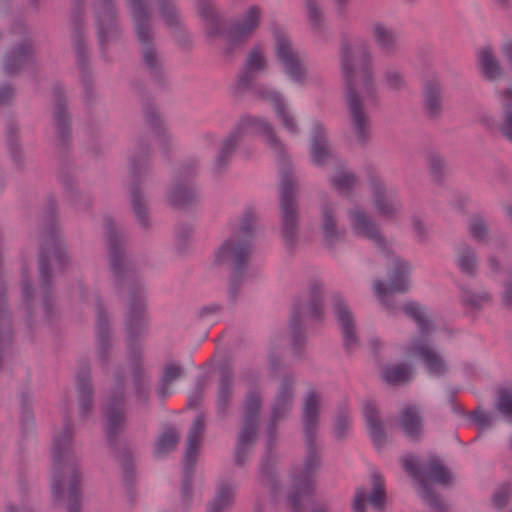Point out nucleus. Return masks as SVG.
<instances>
[{"instance_id": "28", "label": "nucleus", "mask_w": 512, "mask_h": 512, "mask_svg": "<svg viewBox=\"0 0 512 512\" xmlns=\"http://www.w3.org/2000/svg\"><path fill=\"white\" fill-rule=\"evenodd\" d=\"M367 180L372 193V204L376 212L384 218H394L399 209L387 197L385 182L370 168L367 171Z\"/></svg>"}, {"instance_id": "54", "label": "nucleus", "mask_w": 512, "mask_h": 512, "mask_svg": "<svg viewBox=\"0 0 512 512\" xmlns=\"http://www.w3.org/2000/svg\"><path fill=\"white\" fill-rule=\"evenodd\" d=\"M307 12V19L311 28L316 33H323L326 30L325 14L317 0H304Z\"/></svg>"}, {"instance_id": "44", "label": "nucleus", "mask_w": 512, "mask_h": 512, "mask_svg": "<svg viewBox=\"0 0 512 512\" xmlns=\"http://www.w3.org/2000/svg\"><path fill=\"white\" fill-rule=\"evenodd\" d=\"M142 3L147 7L149 11L152 12V10L149 7L148 0H141ZM158 6H159V13L165 23V25L172 29L177 30L180 28L181 19L179 15L178 8L175 4L174 0H157ZM127 4L129 7V13L131 14V2L130 0H127Z\"/></svg>"}, {"instance_id": "17", "label": "nucleus", "mask_w": 512, "mask_h": 512, "mask_svg": "<svg viewBox=\"0 0 512 512\" xmlns=\"http://www.w3.org/2000/svg\"><path fill=\"white\" fill-rule=\"evenodd\" d=\"M275 39L274 55L282 65L284 73L294 82L303 85L307 69L302 63L298 51L294 50L291 40L280 29L273 31Z\"/></svg>"}, {"instance_id": "56", "label": "nucleus", "mask_w": 512, "mask_h": 512, "mask_svg": "<svg viewBox=\"0 0 512 512\" xmlns=\"http://www.w3.org/2000/svg\"><path fill=\"white\" fill-rule=\"evenodd\" d=\"M248 91H250L255 98L270 102L273 108L284 99L280 92L270 90L266 85L257 83L256 80H252V83L245 89V93Z\"/></svg>"}, {"instance_id": "9", "label": "nucleus", "mask_w": 512, "mask_h": 512, "mask_svg": "<svg viewBox=\"0 0 512 512\" xmlns=\"http://www.w3.org/2000/svg\"><path fill=\"white\" fill-rule=\"evenodd\" d=\"M131 20L135 38L140 45L141 63L154 83L161 89L168 87L160 51L155 44L156 32L153 25V12L141 0H130Z\"/></svg>"}, {"instance_id": "15", "label": "nucleus", "mask_w": 512, "mask_h": 512, "mask_svg": "<svg viewBox=\"0 0 512 512\" xmlns=\"http://www.w3.org/2000/svg\"><path fill=\"white\" fill-rule=\"evenodd\" d=\"M54 97L53 125L55 129V148L60 161L65 162L73 145L72 117L68 111L67 97L59 84L54 86Z\"/></svg>"}, {"instance_id": "24", "label": "nucleus", "mask_w": 512, "mask_h": 512, "mask_svg": "<svg viewBox=\"0 0 512 512\" xmlns=\"http://www.w3.org/2000/svg\"><path fill=\"white\" fill-rule=\"evenodd\" d=\"M309 157L310 161L317 167H323L335 158L326 128L319 121H314L312 124L309 139Z\"/></svg>"}, {"instance_id": "12", "label": "nucleus", "mask_w": 512, "mask_h": 512, "mask_svg": "<svg viewBox=\"0 0 512 512\" xmlns=\"http://www.w3.org/2000/svg\"><path fill=\"white\" fill-rule=\"evenodd\" d=\"M83 6L84 0H73L71 10L72 47L76 55L77 67L84 89V103L91 107L96 103L97 95L94 89V76L86 43Z\"/></svg>"}, {"instance_id": "19", "label": "nucleus", "mask_w": 512, "mask_h": 512, "mask_svg": "<svg viewBox=\"0 0 512 512\" xmlns=\"http://www.w3.org/2000/svg\"><path fill=\"white\" fill-rule=\"evenodd\" d=\"M36 65V49L29 37L9 47L3 56V70L9 76L20 74L26 68H35Z\"/></svg>"}, {"instance_id": "11", "label": "nucleus", "mask_w": 512, "mask_h": 512, "mask_svg": "<svg viewBox=\"0 0 512 512\" xmlns=\"http://www.w3.org/2000/svg\"><path fill=\"white\" fill-rule=\"evenodd\" d=\"M150 170L149 144L141 140L138 143V152L129 158V174L131 177L129 203L136 222L145 231L150 229L151 221L148 200L141 185L144 183L145 176Z\"/></svg>"}, {"instance_id": "2", "label": "nucleus", "mask_w": 512, "mask_h": 512, "mask_svg": "<svg viewBox=\"0 0 512 512\" xmlns=\"http://www.w3.org/2000/svg\"><path fill=\"white\" fill-rule=\"evenodd\" d=\"M245 127L256 128L266 138L270 148L277 153V160L280 165L278 184L279 231L286 249L292 252L299 242L300 235L301 217L298 202L300 186L294 166L272 124L264 117L243 116L237 127L223 140L219 154L215 159L214 172L222 174L225 171L242 138V129Z\"/></svg>"}, {"instance_id": "43", "label": "nucleus", "mask_w": 512, "mask_h": 512, "mask_svg": "<svg viewBox=\"0 0 512 512\" xmlns=\"http://www.w3.org/2000/svg\"><path fill=\"white\" fill-rule=\"evenodd\" d=\"M307 313L313 319L322 321L324 319V288L318 280L309 284V299L306 303Z\"/></svg>"}, {"instance_id": "64", "label": "nucleus", "mask_w": 512, "mask_h": 512, "mask_svg": "<svg viewBox=\"0 0 512 512\" xmlns=\"http://www.w3.org/2000/svg\"><path fill=\"white\" fill-rule=\"evenodd\" d=\"M250 34L252 32L235 22L229 28H226L224 36H226L229 43L242 45Z\"/></svg>"}, {"instance_id": "59", "label": "nucleus", "mask_w": 512, "mask_h": 512, "mask_svg": "<svg viewBox=\"0 0 512 512\" xmlns=\"http://www.w3.org/2000/svg\"><path fill=\"white\" fill-rule=\"evenodd\" d=\"M276 117L281 121L282 126L291 134L297 135L300 130L297 121L290 112L284 99L273 108Z\"/></svg>"}, {"instance_id": "23", "label": "nucleus", "mask_w": 512, "mask_h": 512, "mask_svg": "<svg viewBox=\"0 0 512 512\" xmlns=\"http://www.w3.org/2000/svg\"><path fill=\"white\" fill-rule=\"evenodd\" d=\"M267 68L266 59L259 49L254 47L248 54L243 69L237 76V80L232 87L233 96L241 98L245 94V89L256 80L259 73Z\"/></svg>"}, {"instance_id": "55", "label": "nucleus", "mask_w": 512, "mask_h": 512, "mask_svg": "<svg viewBox=\"0 0 512 512\" xmlns=\"http://www.w3.org/2000/svg\"><path fill=\"white\" fill-rule=\"evenodd\" d=\"M194 472L182 471L180 481V504L184 512H189L194 498Z\"/></svg>"}, {"instance_id": "57", "label": "nucleus", "mask_w": 512, "mask_h": 512, "mask_svg": "<svg viewBox=\"0 0 512 512\" xmlns=\"http://www.w3.org/2000/svg\"><path fill=\"white\" fill-rule=\"evenodd\" d=\"M460 289V301L462 305L466 307H471L475 310H480L482 309L484 303L491 302V294L487 291H482L476 294L465 287H460Z\"/></svg>"}, {"instance_id": "58", "label": "nucleus", "mask_w": 512, "mask_h": 512, "mask_svg": "<svg viewBox=\"0 0 512 512\" xmlns=\"http://www.w3.org/2000/svg\"><path fill=\"white\" fill-rule=\"evenodd\" d=\"M18 133L19 126L13 119H10L6 128L7 146L13 160L17 164H20L22 160V150L18 144Z\"/></svg>"}, {"instance_id": "4", "label": "nucleus", "mask_w": 512, "mask_h": 512, "mask_svg": "<svg viewBox=\"0 0 512 512\" xmlns=\"http://www.w3.org/2000/svg\"><path fill=\"white\" fill-rule=\"evenodd\" d=\"M41 227L46 238L40 243L37 269L42 294V306L48 318L53 316V285L54 272L51 265L53 257L57 268L65 270L71 262L67 245L61 232L58 217V203L54 196L49 195L43 209Z\"/></svg>"}, {"instance_id": "62", "label": "nucleus", "mask_w": 512, "mask_h": 512, "mask_svg": "<svg viewBox=\"0 0 512 512\" xmlns=\"http://www.w3.org/2000/svg\"><path fill=\"white\" fill-rule=\"evenodd\" d=\"M411 228L415 240L419 244H427L430 241V229L425 221L417 214L410 217Z\"/></svg>"}, {"instance_id": "25", "label": "nucleus", "mask_w": 512, "mask_h": 512, "mask_svg": "<svg viewBox=\"0 0 512 512\" xmlns=\"http://www.w3.org/2000/svg\"><path fill=\"white\" fill-rule=\"evenodd\" d=\"M76 393L79 406V416L88 418L94 406V387L91 377V366L87 360L80 361L76 375Z\"/></svg>"}, {"instance_id": "13", "label": "nucleus", "mask_w": 512, "mask_h": 512, "mask_svg": "<svg viewBox=\"0 0 512 512\" xmlns=\"http://www.w3.org/2000/svg\"><path fill=\"white\" fill-rule=\"evenodd\" d=\"M262 404L263 400L259 390L251 389L245 395L242 405L241 429L237 435L234 450V464L237 467L245 466L257 441Z\"/></svg>"}, {"instance_id": "14", "label": "nucleus", "mask_w": 512, "mask_h": 512, "mask_svg": "<svg viewBox=\"0 0 512 512\" xmlns=\"http://www.w3.org/2000/svg\"><path fill=\"white\" fill-rule=\"evenodd\" d=\"M94 7V26L99 54L104 62L112 63L110 47L121 42L124 34L118 11L114 0H100Z\"/></svg>"}, {"instance_id": "40", "label": "nucleus", "mask_w": 512, "mask_h": 512, "mask_svg": "<svg viewBox=\"0 0 512 512\" xmlns=\"http://www.w3.org/2000/svg\"><path fill=\"white\" fill-rule=\"evenodd\" d=\"M479 67L482 76L488 81H496L503 77V68L490 46L479 52Z\"/></svg>"}, {"instance_id": "47", "label": "nucleus", "mask_w": 512, "mask_h": 512, "mask_svg": "<svg viewBox=\"0 0 512 512\" xmlns=\"http://www.w3.org/2000/svg\"><path fill=\"white\" fill-rule=\"evenodd\" d=\"M413 376L412 366L408 363L387 365L382 371L383 380L389 385L409 383Z\"/></svg>"}, {"instance_id": "53", "label": "nucleus", "mask_w": 512, "mask_h": 512, "mask_svg": "<svg viewBox=\"0 0 512 512\" xmlns=\"http://www.w3.org/2000/svg\"><path fill=\"white\" fill-rule=\"evenodd\" d=\"M357 176L344 168L339 169L336 175L332 176L329 181L331 186L342 194L350 195L357 183Z\"/></svg>"}, {"instance_id": "36", "label": "nucleus", "mask_w": 512, "mask_h": 512, "mask_svg": "<svg viewBox=\"0 0 512 512\" xmlns=\"http://www.w3.org/2000/svg\"><path fill=\"white\" fill-rule=\"evenodd\" d=\"M220 378L217 391V414L220 419H225L232 400V383L234 380V371L230 364L223 363L219 367Z\"/></svg>"}, {"instance_id": "38", "label": "nucleus", "mask_w": 512, "mask_h": 512, "mask_svg": "<svg viewBox=\"0 0 512 512\" xmlns=\"http://www.w3.org/2000/svg\"><path fill=\"white\" fill-rule=\"evenodd\" d=\"M372 37L379 50L388 56L396 54L398 50V36L394 29L381 22H375L372 28Z\"/></svg>"}, {"instance_id": "10", "label": "nucleus", "mask_w": 512, "mask_h": 512, "mask_svg": "<svg viewBox=\"0 0 512 512\" xmlns=\"http://www.w3.org/2000/svg\"><path fill=\"white\" fill-rule=\"evenodd\" d=\"M355 55L352 44L347 37L340 44V69L344 81V98L349 112V119L356 140L365 147L371 137V121L365 111L364 103L356 88Z\"/></svg>"}, {"instance_id": "35", "label": "nucleus", "mask_w": 512, "mask_h": 512, "mask_svg": "<svg viewBox=\"0 0 512 512\" xmlns=\"http://www.w3.org/2000/svg\"><path fill=\"white\" fill-rule=\"evenodd\" d=\"M351 215L353 217L354 228L357 232L373 241L382 252L388 255L392 254V250L387 246L386 239L381 234L377 223L370 216L359 210L352 211Z\"/></svg>"}, {"instance_id": "51", "label": "nucleus", "mask_w": 512, "mask_h": 512, "mask_svg": "<svg viewBox=\"0 0 512 512\" xmlns=\"http://www.w3.org/2000/svg\"><path fill=\"white\" fill-rule=\"evenodd\" d=\"M427 164L432 180L441 186L445 182L447 161L439 152L431 151L427 155Z\"/></svg>"}, {"instance_id": "39", "label": "nucleus", "mask_w": 512, "mask_h": 512, "mask_svg": "<svg viewBox=\"0 0 512 512\" xmlns=\"http://www.w3.org/2000/svg\"><path fill=\"white\" fill-rule=\"evenodd\" d=\"M235 487L221 482L216 487L215 496L207 503L206 512H226L234 502Z\"/></svg>"}, {"instance_id": "26", "label": "nucleus", "mask_w": 512, "mask_h": 512, "mask_svg": "<svg viewBox=\"0 0 512 512\" xmlns=\"http://www.w3.org/2000/svg\"><path fill=\"white\" fill-rule=\"evenodd\" d=\"M197 15L205 25V36L208 39L223 37L226 32V20L213 0H195Z\"/></svg>"}, {"instance_id": "52", "label": "nucleus", "mask_w": 512, "mask_h": 512, "mask_svg": "<svg viewBox=\"0 0 512 512\" xmlns=\"http://www.w3.org/2000/svg\"><path fill=\"white\" fill-rule=\"evenodd\" d=\"M183 369L181 366L170 363L164 367L163 375L159 381L157 395L163 401L169 395V386L177 379L182 377Z\"/></svg>"}, {"instance_id": "29", "label": "nucleus", "mask_w": 512, "mask_h": 512, "mask_svg": "<svg viewBox=\"0 0 512 512\" xmlns=\"http://www.w3.org/2000/svg\"><path fill=\"white\" fill-rule=\"evenodd\" d=\"M277 439L266 438L265 453L260 461L259 474L262 481H266L270 486L271 494L276 496L280 491V481L278 479L276 454Z\"/></svg>"}, {"instance_id": "45", "label": "nucleus", "mask_w": 512, "mask_h": 512, "mask_svg": "<svg viewBox=\"0 0 512 512\" xmlns=\"http://www.w3.org/2000/svg\"><path fill=\"white\" fill-rule=\"evenodd\" d=\"M180 441V434L173 426L167 427L156 439L153 449V456L157 459L163 458L174 451Z\"/></svg>"}, {"instance_id": "3", "label": "nucleus", "mask_w": 512, "mask_h": 512, "mask_svg": "<svg viewBox=\"0 0 512 512\" xmlns=\"http://www.w3.org/2000/svg\"><path fill=\"white\" fill-rule=\"evenodd\" d=\"M320 399L315 389L309 390L302 407V430L306 455L303 467L298 474L291 476L286 502L290 512H307L314 504L316 479L314 475L322 465L321 455L317 446V430L319 426Z\"/></svg>"}, {"instance_id": "30", "label": "nucleus", "mask_w": 512, "mask_h": 512, "mask_svg": "<svg viewBox=\"0 0 512 512\" xmlns=\"http://www.w3.org/2000/svg\"><path fill=\"white\" fill-rule=\"evenodd\" d=\"M360 53V70L359 81L365 97L371 102L378 101V91L374 77L373 55L366 42H362L358 46Z\"/></svg>"}, {"instance_id": "34", "label": "nucleus", "mask_w": 512, "mask_h": 512, "mask_svg": "<svg viewBox=\"0 0 512 512\" xmlns=\"http://www.w3.org/2000/svg\"><path fill=\"white\" fill-rule=\"evenodd\" d=\"M363 417L374 446L377 449L382 448L387 441V434L375 401L366 400L363 403Z\"/></svg>"}, {"instance_id": "27", "label": "nucleus", "mask_w": 512, "mask_h": 512, "mask_svg": "<svg viewBox=\"0 0 512 512\" xmlns=\"http://www.w3.org/2000/svg\"><path fill=\"white\" fill-rule=\"evenodd\" d=\"M422 110L425 116L431 120H438L443 112V85L433 76L423 82Z\"/></svg>"}, {"instance_id": "33", "label": "nucleus", "mask_w": 512, "mask_h": 512, "mask_svg": "<svg viewBox=\"0 0 512 512\" xmlns=\"http://www.w3.org/2000/svg\"><path fill=\"white\" fill-rule=\"evenodd\" d=\"M167 200L171 207L188 211L199 203V194L192 184H185L180 179H174L171 190L167 193Z\"/></svg>"}, {"instance_id": "31", "label": "nucleus", "mask_w": 512, "mask_h": 512, "mask_svg": "<svg viewBox=\"0 0 512 512\" xmlns=\"http://www.w3.org/2000/svg\"><path fill=\"white\" fill-rule=\"evenodd\" d=\"M304 306L305 304L302 300L294 301L289 320V334L291 338L292 353L300 360L305 359V346L307 343V335L302 326Z\"/></svg>"}, {"instance_id": "8", "label": "nucleus", "mask_w": 512, "mask_h": 512, "mask_svg": "<svg viewBox=\"0 0 512 512\" xmlns=\"http://www.w3.org/2000/svg\"><path fill=\"white\" fill-rule=\"evenodd\" d=\"M73 441V428L68 415L64 416L63 429L53 441V482H52V497L55 502L63 503L64 501V484L65 478L62 473V460L65 456L69 458V462L65 467L69 470L70 476L68 479V512H80L81 509V473L75 460L70 457L71 445Z\"/></svg>"}, {"instance_id": "42", "label": "nucleus", "mask_w": 512, "mask_h": 512, "mask_svg": "<svg viewBox=\"0 0 512 512\" xmlns=\"http://www.w3.org/2000/svg\"><path fill=\"white\" fill-rule=\"evenodd\" d=\"M501 103V122L499 131L501 135L512 143V85L499 93Z\"/></svg>"}, {"instance_id": "6", "label": "nucleus", "mask_w": 512, "mask_h": 512, "mask_svg": "<svg viewBox=\"0 0 512 512\" xmlns=\"http://www.w3.org/2000/svg\"><path fill=\"white\" fill-rule=\"evenodd\" d=\"M404 472L413 479L417 485V493L421 500L434 512H447V505L442 496L434 488V484L442 487H451L455 483V476L437 455H429L426 460L408 453L400 458Z\"/></svg>"}, {"instance_id": "32", "label": "nucleus", "mask_w": 512, "mask_h": 512, "mask_svg": "<svg viewBox=\"0 0 512 512\" xmlns=\"http://www.w3.org/2000/svg\"><path fill=\"white\" fill-rule=\"evenodd\" d=\"M96 314L97 355L100 363L106 367L109 363L112 342L109 317L100 299L96 303Z\"/></svg>"}, {"instance_id": "21", "label": "nucleus", "mask_w": 512, "mask_h": 512, "mask_svg": "<svg viewBox=\"0 0 512 512\" xmlns=\"http://www.w3.org/2000/svg\"><path fill=\"white\" fill-rule=\"evenodd\" d=\"M429 336H415L411 339L408 353L419 358L430 375L444 376L448 366L442 355L428 342Z\"/></svg>"}, {"instance_id": "48", "label": "nucleus", "mask_w": 512, "mask_h": 512, "mask_svg": "<svg viewBox=\"0 0 512 512\" xmlns=\"http://www.w3.org/2000/svg\"><path fill=\"white\" fill-rule=\"evenodd\" d=\"M457 264L462 273L468 277H475L477 274V256L474 247L467 243H462L457 258Z\"/></svg>"}, {"instance_id": "50", "label": "nucleus", "mask_w": 512, "mask_h": 512, "mask_svg": "<svg viewBox=\"0 0 512 512\" xmlns=\"http://www.w3.org/2000/svg\"><path fill=\"white\" fill-rule=\"evenodd\" d=\"M494 410L504 420L512 422V387H498L494 401Z\"/></svg>"}, {"instance_id": "63", "label": "nucleus", "mask_w": 512, "mask_h": 512, "mask_svg": "<svg viewBox=\"0 0 512 512\" xmlns=\"http://www.w3.org/2000/svg\"><path fill=\"white\" fill-rule=\"evenodd\" d=\"M199 443L200 442L193 439L186 440L182 471L196 472L195 468L198 460Z\"/></svg>"}, {"instance_id": "49", "label": "nucleus", "mask_w": 512, "mask_h": 512, "mask_svg": "<svg viewBox=\"0 0 512 512\" xmlns=\"http://www.w3.org/2000/svg\"><path fill=\"white\" fill-rule=\"evenodd\" d=\"M372 489L369 495H366L371 506L377 511H384L386 504V490L384 479L378 472L371 474Z\"/></svg>"}, {"instance_id": "37", "label": "nucleus", "mask_w": 512, "mask_h": 512, "mask_svg": "<svg viewBox=\"0 0 512 512\" xmlns=\"http://www.w3.org/2000/svg\"><path fill=\"white\" fill-rule=\"evenodd\" d=\"M398 423L403 434L413 442H419L422 439L424 425L420 410L415 405L404 407L398 417Z\"/></svg>"}, {"instance_id": "22", "label": "nucleus", "mask_w": 512, "mask_h": 512, "mask_svg": "<svg viewBox=\"0 0 512 512\" xmlns=\"http://www.w3.org/2000/svg\"><path fill=\"white\" fill-rule=\"evenodd\" d=\"M320 196L322 204L320 207L319 226L325 247L332 250L336 243L344 238L345 232L338 226L334 203L329 199L326 192H321Z\"/></svg>"}, {"instance_id": "60", "label": "nucleus", "mask_w": 512, "mask_h": 512, "mask_svg": "<svg viewBox=\"0 0 512 512\" xmlns=\"http://www.w3.org/2000/svg\"><path fill=\"white\" fill-rule=\"evenodd\" d=\"M468 230L471 238L479 243L485 241L489 234L487 223L479 214L471 216Z\"/></svg>"}, {"instance_id": "61", "label": "nucleus", "mask_w": 512, "mask_h": 512, "mask_svg": "<svg viewBox=\"0 0 512 512\" xmlns=\"http://www.w3.org/2000/svg\"><path fill=\"white\" fill-rule=\"evenodd\" d=\"M27 267H22V280H21V290H22V298L24 303L27 306V324L29 327L32 326V307L31 301L34 296V289L31 281L27 276Z\"/></svg>"}, {"instance_id": "41", "label": "nucleus", "mask_w": 512, "mask_h": 512, "mask_svg": "<svg viewBox=\"0 0 512 512\" xmlns=\"http://www.w3.org/2000/svg\"><path fill=\"white\" fill-rule=\"evenodd\" d=\"M404 314L415 321L419 328L418 336H430L435 330L436 326L432 319L424 316L422 307L418 302L409 301L402 306Z\"/></svg>"}, {"instance_id": "46", "label": "nucleus", "mask_w": 512, "mask_h": 512, "mask_svg": "<svg viewBox=\"0 0 512 512\" xmlns=\"http://www.w3.org/2000/svg\"><path fill=\"white\" fill-rule=\"evenodd\" d=\"M143 111L147 124L150 126L153 132L161 138L162 150L165 155L168 156V142L170 137L166 134V128L156 107L152 103H146Z\"/></svg>"}, {"instance_id": "20", "label": "nucleus", "mask_w": 512, "mask_h": 512, "mask_svg": "<svg viewBox=\"0 0 512 512\" xmlns=\"http://www.w3.org/2000/svg\"><path fill=\"white\" fill-rule=\"evenodd\" d=\"M331 305L341 330L344 349L351 353L360 344L353 313L343 296L337 292L331 295Z\"/></svg>"}, {"instance_id": "16", "label": "nucleus", "mask_w": 512, "mask_h": 512, "mask_svg": "<svg viewBox=\"0 0 512 512\" xmlns=\"http://www.w3.org/2000/svg\"><path fill=\"white\" fill-rule=\"evenodd\" d=\"M295 382V377L291 373L282 376L276 395L272 401L270 417L265 427L266 438L277 439L278 423L289 417L295 398Z\"/></svg>"}, {"instance_id": "1", "label": "nucleus", "mask_w": 512, "mask_h": 512, "mask_svg": "<svg viewBox=\"0 0 512 512\" xmlns=\"http://www.w3.org/2000/svg\"><path fill=\"white\" fill-rule=\"evenodd\" d=\"M104 227L109 266L115 278L116 289L118 292L128 289L129 294L124 327L127 333L135 397L138 403L147 407L150 400V377L143 367L141 345V338L144 336L147 324L144 288L139 281L135 263L128 251L125 234L109 216L104 218Z\"/></svg>"}, {"instance_id": "5", "label": "nucleus", "mask_w": 512, "mask_h": 512, "mask_svg": "<svg viewBox=\"0 0 512 512\" xmlns=\"http://www.w3.org/2000/svg\"><path fill=\"white\" fill-rule=\"evenodd\" d=\"M105 418V436L108 447L122 468V481L126 489L129 502L134 503L135 491V464L126 441L120 439L125 431L127 417L125 412V377L121 368L114 374V385L110 392L107 404L102 409Z\"/></svg>"}, {"instance_id": "7", "label": "nucleus", "mask_w": 512, "mask_h": 512, "mask_svg": "<svg viewBox=\"0 0 512 512\" xmlns=\"http://www.w3.org/2000/svg\"><path fill=\"white\" fill-rule=\"evenodd\" d=\"M256 215L251 209H247L241 219L239 232L241 239H226L215 254V264L223 265L232 261L231 272L228 278V300L233 306L236 304L240 289L244 284L248 262L252 254L251 240L254 236V224Z\"/></svg>"}, {"instance_id": "18", "label": "nucleus", "mask_w": 512, "mask_h": 512, "mask_svg": "<svg viewBox=\"0 0 512 512\" xmlns=\"http://www.w3.org/2000/svg\"><path fill=\"white\" fill-rule=\"evenodd\" d=\"M392 267L387 271L388 284L382 280H376L373 290L377 296L392 295L394 293H407L410 289L411 263L392 252Z\"/></svg>"}]
</instances>
